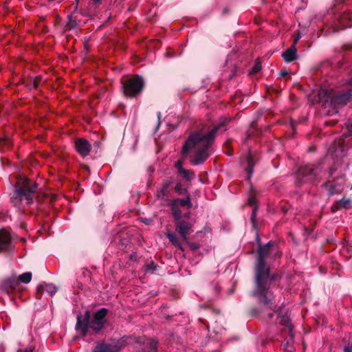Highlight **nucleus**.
I'll return each mask as SVG.
<instances>
[{"mask_svg":"<svg viewBox=\"0 0 352 352\" xmlns=\"http://www.w3.org/2000/svg\"><path fill=\"white\" fill-rule=\"evenodd\" d=\"M257 241L259 247L255 267L256 289L252 292V294L261 303L270 304V309L274 310L276 306L271 302L273 295L270 289L275 279V275L270 276V269L266 267V263L272 254L274 243L269 241L265 245H261L258 234Z\"/></svg>","mask_w":352,"mask_h":352,"instance_id":"f257e3e1","label":"nucleus"},{"mask_svg":"<svg viewBox=\"0 0 352 352\" xmlns=\"http://www.w3.org/2000/svg\"><path fill=\"white\" fill-rule=\"evenodd\" d=\"M224 126L220 123L214 126L210 131H203L190 133L182 148V154L192 153L190 163L194 165L203 164L210 155V146L217 132Z\"/></svg>","mask_w":352,"mask_h":352,"instance_id":"f03ea898","label":"nucleus"},{"mask_svg":"<svg viewBox=\"0 0 352 352\" xmlns=\"http://www.w3.org/2000/svg\"><path fill=\"white\" fill-rule=\"evenodd\" d=\"M352 96V89H349L342 92L332 89H321L318 93V99L322 106L327 109L328 115L338 112V109L345 106Z\"/></svg>","mask_w":352,"mask_h":352,"instance_id":"7ed1b4c3","label":"nucleus"},{"mask_svg":"<svg viewBox=\"0 0 352 352\" xmlns=\"http://www.w3.org/2000/svg\"><path fill=\"white\" fill-rule=\"evenodd\" d=\"M37 184L23 177L20 179L11 197V202L19 209L33 203L35 197Z\"/></svg>","mask_w":352,"mask_h":352,"instance_id":"20e7f679","label":"nucleus"},{"mask_svg":"<svg viewBox=\"0 0 352 352\" xmlns=\"http://www.w3.org/2000/svg\"><path fill=\"white\" fill-rule=\"evenodd\" d=\"M107 309L101 308L94 314L93 320L90 322V312L86 311L84 316L78 315L76 324V331L82 336H86L87 330L91 328L94 331L102 330L106 322Z\"/></svg>","mask_w":352,"mask_h":352,"instance_id":"39448f33","label":"nucleus"},{"mask_svg":"<svg viewBox=\"0 0 352 352\" xmlns=\"http://www.w3.org/2000/svg\"><path fill=\"white\" fill-rule=\"evenodd\" d=\"M333 32L352 26V0H336Z\"/></svg>","mask_w":352,"mask_h":352,"instance_id":"423d86ee","label":"nucleus"},{"mask_svg":"<svg viewBox=\"0 0 352 352\" xmlns=\"http://www.w3.org/2000/svg\"><path fill=\"white\" fill-rule=\"evenodd\" d=\"M321 169L319 166L314 167L313 165L300 166L296 173V182L298 184L308 182H315L318 180Z\"/></svg>","mask_w":352,"mask_h":352,"instance_id":"0eeeda50","label":"nucleus"},{"mask_svg":"<svg viewBox=\"0 0 352 352\" xmlns=\"http://www.w3.org/2000/svg\"><path fill=\"white\" fill-rule=\"evenodd\" d=\"M144 80L142 77L135 76L122 82V88L125 96L135 97L139 94L144 87Z\"/></svg>","mask_w":352,"mask_h":352,"instance_id":"6e6552de","label":"nucleus"},{"mask_svg":"<svg viewBox=\"0 0 352 352\" xmlns=\"http://www.w3.org/2000/svg\"><path fill=\"white\" fill-rule=\"evenodd\" d=\"M175 230L182 236L184 241H187L188 236L191 233L193 223L190 220L179 219L175 221Z\"/></svg>","mask_w":352,"mask_h":352,"instance_id":"1a4fd4ad","label":"nucleus"},{"mask_svg":"<svg viewBox=\"0 0 352 352\" xmlns=\"http://www.w3.org/2000/svg\"><path fill=\"white\" fill-rule=\"evenodd\" d=\"M173 182L172 178H168L162 182L156 192V197L158 199L163 201L168 200L170 193L173 191Z\"/></svg>","mask_w":352,"mask_h":352,"instance_id":"9d476101","label":"nucleus"},{"mask_svg":"<svg viewBox=\"0 0 352 352\" xmlns=\"http://www.w3.org/2000/svg\"><path fill=\"white\" fill-rule=\"evenodd\" d=\"M75 148L80 156L85 157L89 155L91 146L88 140L84 138H78L75 142Z\"/></svg>","mask_w":352,"mask_h":352,"instance_id":"9b49d317","label":"nucleus"},{"mask_svg":"<svg viewBox=\"0 0 352 352\" xmlns=\"http://www.w3.org/2000/svg\"><path fill=\"white\" fill-rule=\"evenodd\" d=\"M19 287V282L18 280V278H16L15 276H11L6 279L1 283V289L6 294H10L12 292L18 289Z\"/></svg>","mask_w":352,"mask_h":352,"instance_id":"f8f14e48","label":"nucleus"},{"mask_svg":"<svg viewBox=\"0 0 352 352\" xmlns=\"http://www.w3.org/2000/svg\"><path fill=\"white\" fill-rule=\"evenodd\" d=\"M12 245L11 236L9 232L0 230V251L8 250Z\"/></svg>","mask_w":352,"mask_h":352,"instance_id":"ddd939ff","label":"nucleus"},{"mask_svg":"<svg viewBox=\"0 0 352 352\" xmlns=\"http://www.w3.org/2000/svg\"><path fill=\"white\" fill-rule=\"evenodd\" d=\"M120 346L117 344L100 343L95 346L94 352H119Z\"/></svg>","mask_w":352,"mask_h":352,"instance_id":"4468645a","label":"nucleus"},{"mask_svg":"<svg viewBox=\"0 0 352 352\" xmlns=\"http://www.w3.org/2000/svg\"><path fill=\"white\" fill-rule=\"evenodd\" d=\"M278 321L280 324L286 327V329L288 330L289 334L291 336V338L292 339V338L294 336L293 333V325L289 316L287 314L280 315L279 314L278 316Z\"/></svg>","mask_w":352,"mask_h":352,"instance_id":"2eb2a0df","label":"nucleus"},{"mask_svg":"<svg viewBox=\"0 0 352 352\" xmlns=\"http://www.w3.org/2000/svg\"><path fill=\"white\" fill-rule=\"evenodd\" d=\"M37 291L41 293L46 292L52 296L56 293L57 287L54 284L43 283L38 285Z\"/></svg>","mask_w":352,"mask_h":352,"instance_id":"dca6fc26","label":"nucleus"},{"mask_svg":"<svg viewBox=\"0 0 352 352\" xmlns=\"http://www.w3.org/2000/svg\"><path fill=\"white\" fill-rule=\"evenodd\" d=\"M297 50L294 46H291L289 49L286 50L282 56L283 57L285 62L289 63L294 60L297 56Z\"/></svg>","mask_w":352,"mask_h":352,"instance_id":"f3484780","label":"nucleus"},{"mask_svg":"<svg viewBox=\"0 0 352 352\" xmlns=\"http://www.w3.org/2000/svg\"><path fill=\"white\" fill-rule=\"evenodd\" d=\"M170 207L171 210V214L173 217L174 221H178L182 219V211L179 208V206L174 203L173 201L170 203Z\"/></svg>","mask_w":352,"mask_h":352,"instance_id":"a211bd4d","label":"nucleus"},{"mask_svg":"<svg viewBox=\"0 0 352 352\" xmlns=\"http://www.w3.org/2000/svg\"><path fill=\"white\" fill-rule=\"evenodd\" d=\"M166 236L168 239V240L170 241V242H171V243L175 247H176L180 250H183L182 244H181L180 241H179L175 233L172 232H168L166 233Z\"/></svg>","mask_w":352,"mask_h":352,"instance_id":"6ab92c4d","label":"nucleus"},{"mask_svg":"<svg viewBox=\"0 0 352 352\" xmlns=\"http://www.w3.org/2000/svg\"><path fill=\"white\" fill-rule=\"evenodd\" d=\"M247 163H248V166L245 168V171L248 173L247 179L248 180H250V178L252 176L253 173H254V164L253 162L252 157L251 156V155H248V158H247Z\"/></svg>","mask_w":352,"mask_h":352,"instance_id":"aec40b11","label":"nucleus"},{"mask_svg":"<svg viewBox=\"0 0 352 352\" xmlns=\"http://www.w3.org/2000/svg\"><path fill=\"white\" fill-rule=\"evenodd\" d=\"M178 206H187L188 208L192 207V203L190 201V199L189 197H186L182 199H175L173 201Z\"/></svg>","mask_w":352,"mask_h":352,"instance_id":"412c9836","label":"nucleus"},{"mask_svg":"<svg viewBox=\"0 0 352 352\" xmlns=\"http://www.w3.org/2000/svg\"><path fill=\"white\" fill-rule=\"evenodd\" d=\"M32 280V273L31 272H25L18 277V280L20 283L28 284Z\"/></svg>","mask_w":352,"mask_h":352,"instance_id":"4be33fe9","label":"nucleus"},{"mask_svg":"<svg viewBox=\"0 0 352 352\" xmlns=\"http://www.w3.org/2000/svg\"><path fill=\"white\" fill-rule=\"evenodd\" d=\"M289 336V339L286 340L283 343V349L287 352H292L294 350L293 343H294V337L292 339L291 338V336Z\"/></svg>","mask_w":352,"mask_h":352,"instance_id":"5701e85b","label":"nucleus"},{"mask_svg":"<svg viewBox=\"0 0 352 352\" xmlns=\"http://www.w3.org/2000/svg\"><path fill=\"white\" fill-rule=\"evenodd\" d=\"M146 345L148 346L149 351L148 352H156L157 342L155 340H148Z\"/></svg>","mask_w":352,"mask_h":352,"instance_id":"b1692460","label":"nucleus"},{"mask_svg":"<svg viewBox=\"0 0 352 352\" xmlns=\"http://www.w3.org/2000/svg\"><path fill=\"white\" fill-rule=\"evenodd\" d=\"M183 175L184 178L187 181H190L195 178V173L194 172L190 171L188 170L185 169V173H180Z\"/></svg>","mask_w":352,"mask_h":352,"instance_id":"393cba45","label":"nucleus"},{"mask_svg":"<svg viewBox=\"0 0 352 352\" xmlns=\"http://www.w3.org/2000/svg\"><path fill=\"white\" fill-rule=\"evenodd\" d=\"M349 204V199H340L336 202V205L338 208H346Z\"/></svg>","mask_w":352,"mask_h":352,"instance_id":"a878e982","label":"nucleus"},{"mask_svg":"<svg viewBox=\"0 0 352 352\" xmlns=\"http://www.w3.org/2000/svg\"><path fill=\"white\" fill-rule=\"evenodd\" d=\"M175 168L177 169L178 173L180 174L182 173H185V168L182 166V162L181 161H177L175 164Z\"/></svg>","mask_w":352,"mask_h":352,"instance_id":"bb28decb","label":"nucleus"},{"mask_svg":"<svg viewBox=\"0 0 352 352\" xmlns=\"http://www.w3.org/2000/svg\"><path fill=\"white\" fill-rule=\"evenodd\" d=\"M157 269V265L154 263H151L146 265V271L154 272Z\"/></svg>","mask_w":352,"mask_h":352,"instance_id":"cd10ccee","label":"nucleus"},{"mask_svg":"<svg viewBox=\"0 0 352 352\" xmlns=\"http://www.w3.org/2000/svg\"><path fill=\"white\" fill-rule=\"evenodd\" d=\"M261 69V65L259 63H256L252 69V73H256Z\"/></svg>","mask_w":352,"mask_h":352,"instance_id":"c85d7f7f","label":"nucleus"},{"mask_svg":"<svg viewBox=\"0 0 352 352\" xmlns=\"http://www.w3.org/2000/svg\"><path fill=\"white\" fill-rule=\"evenodd\" d=\"M300 38H301V35H300V32H298L297 35H296V36L294 39V42H293L292 46L296 47V44L298 43V41L300 40Z\"/></svg>","mask_w":352,"mask_h":352,"instance_id":"c756f323","label":"nucleus"},{"mask_svg":"<svg viewBox=\"0 0 352 352\" xmlns=\"http://www.w3.org/2000/svg\"><path fill=\"white\" fill-rule=\"evenodd\" d=\"M248 203L251 206H256V200L254 197H250L248 198Z\"/></svg>","mask_w":352,"mask_h":352,"instance_id":"7c9ffc66","label":"nucleus"},{"mask_svg":"<svg viewBox=\"0 0 352 352\" xmlns=\"http://www.w3.org/2000/svg\"><path fill=\"white\" fill-rule=\"evenodd\" d=\"M256 207H254L252 210V216H251V219L252 221H254L255 217H256Z\"/></svg>","mask_w":352,"mask_h":352,"instance_id":"2f4dec72","label":"nucleus"},{"mask_svg":"<svg viewBox=\"0 0 352 352\" xmlns=\"http://www.w3.org/2000/svg\"><path fill=\"white\" fill-rule=\"evenodd\" d=\"M34 348L32 346H30L28 347H26L24 350H23V352H34Z\"/></svg>","mask_w":352,"mask_h":352,"instance_id":"473e14b6","label":"nucleus"},{"mask_svg":"<svg viewBox=\"0 0 352 352\" xmlns=\"http://www.w3.org/2000/svg\"><path fill=\"white\" fill-rule=\"evenodd\" d=\"M157 119H158V122H157V129H158L159 126L160 125V119H161V113L160 112L157 113Z\"/></svg>","mask_w":352,"mask_h":352,"instance_id":"72a5a7b5","label":"nucleus"},{"mask_svg":"<svg viewBox=\"0 0 352 352\" xmlns=\"http://www.w3.org/2000/svg\"><path fill=\"white\" fill-rule=\"evenodd\" d=\"M141 220L144 222L146 224H149L150 222H151V220L150 219H145V218H141Z\"/></svg>","mask_w":352,"mask_h":352,"instance_id":"f704fd0d","label":"nucleus"},{"mask_svg":"<svg viewBox=\"0 0 352 352\" xmlns=\"http://www.w3.org/2000/svg\"><path fill=\"white\" fill-rule=\"evenodd\" d=\"M79 1L80 0H75V2H76L75 6H74L75 10H77V8H78V3H79Z\"/></svg>","mask_w":352,"mask_h":352,"instance_id":"c9c22d12","label":"nucleus"},{"mask_svg":"<svg viewBox=\"0 0 352 352\" xmlns=\"http://www.w3.org/2000/svg\"><path fill=\"white\" fill-rule=\"evenodd\" d=\"M190 247L192 248V249H196L197 248V245L195 243H191L190 244Z\"/></svg>","mask_w":352,"mask_h":352,"instance_id":"e433bc0d","label":"nucleus"},{"mask_svg":"<svg viewBox=\"0 0 352 352\" xmlns=\"http://www.w3.org/2000/svg\"><path fill=\"white\" fill-rule=\"evenodd\" d=\"M175 190L179 191V184H177L175 186Z\"/></svg>","mask_w":352,"mask_h":352,"instance_id":"4c0bfd02","label":"nucleus"},{"mask_svg":"<svg viewBox=\"0 0 352 352\" xmlns=\"http://www.w3.org/2000/svg\"><path fill=\"white\" fill-rule=\"evenodd\" d=\"M189 214H190V213H189V212H187V213H185V214H184V216H183V217H184V218H188V217H189Z\"/></svg>","mask_w":352,"mask_h":352,"instance_id":"58836bf2","label":"nucleus"},{"mask_svg":"<svg viewBox=\"0 0 352 352\" xmlns=\"http://www.w3.org/2000/svg\"><path fill=\"white\" fill-rule=\"evenodd\" d=\"M287 74V72H281L280 74L282 76H285Z\"/></svg>","mask_w":352,"mask_h":352,"instance_id":"ea45409f","label":"nucleus"},{"mask_svg":"<svg viewBox=\"0 0 352 352\" xmlns=\"http://www.w3.org/2000/svg\"><path fill=\"white\" fill-rule=\"evenodd\" d=\"M338 191V190H335V191H334V190H331L330 192H331V194H333V193H334V192H337Z\"/></svg>","mask_w":352,"mask_h":352,"instance_id":"a19ab883","label":"nucleus"},{"mask_svg":"<svg viewBox=\"0 0 352 352\" xmlns=\"http://www.w3.org/2000/svg\"><path fill=\"white\" fill-rule=\"evenodd\" d=\"M100 0H93V1L95 3H97L98 2H100Z\"/></svg>","mask_w":352,"mask_h":352,"instance_id":"79ce46f5","label":"nucleus"},{"mask_svg":"<svg viewBox=\"0 0 352 352\" xmlns=\"http://www.w3.org/2000/svg\"><path fill=\"white\" fill-rule=\"evenodd\" d=\"M273 317V314H270V318H272Z\"/></svg>","mask_w":352,"mask_h":352,"instance_id":"37998d69","label":"nucleus"},{"mask_svg":"<svg viewBox=\"0 0 352 352\" xmlns=\"http://www.w3.org/2000/svg\"><path fill=\"white\" fill-rule=\"evenodd\" d=\"M2 141H4V140H0V144L1 143Z\"/></svg>","mask_w":352,"mask_h":352,"instance_id":"c03bdc74","label":"nucleus"},{"mask_svg":"<svg viewBox=\"0 0 352 352\" xmlns=\"http://www.w3.org/2000/svg\"><path fill=\"white\" fill-rule=\"evenodd\" d=\"M350 83H351V84H352V78H351V80H350Z\"/></svg>","mask_w":352,"mask_h":352,"instance_id":"a18cd8bd","label":"nucleus"}]
</instances>
